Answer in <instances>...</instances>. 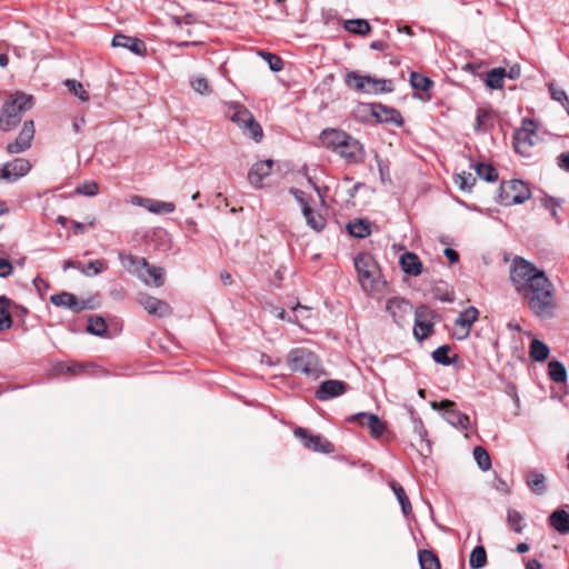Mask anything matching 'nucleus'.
Masks as SVG:
<instances>
[{
    "label": "nucleus",
    "mask_w": 569,
    "mask_h": 569,
    "mask_svg": "<svg viewBox=\"0 0 569 569\" xmlns=\"http://www.w3.org/2000/svg\"><path fill=\"white\" fill-rule=\"evenodd\" d=\"M12 264L8 259L0 257V278H6L12 273Z\"/></svg>",
    "instance_id": "nucleus-57"
},
{
    "label": "nucleus",
    "mask_w": 569,
    "mask_h": 569,
    "mask_svg": "<svg viewBox=\"0 0 569 569\" xmlns=\"http://www.w3.org/2000/svg\"><path fill=\"white\" fill-rule=\"evenodd\" d=\"M345 82L348 87L353 88L357 91L363 92L366 84V76L359 74L358 72L350 71L346 74Z\"/></svg>",
    "instance_id": "nucleus-44"
},
{
    "label": "nucleus",
    "mask_w": 569,
    "mask_h": 569,
    "mask_svg": "<svg viewBox=\"0 0 569 569\" xmlns=\"http://www.w3.org/2000/svg\"><path fill=\"white\" fill-rule=\"evenodd\" d=\"M530 357L536 361H545L550 353L549 347L539 339H533L530 343Z\"/></svg>",
    "instance_id": "nucleus-31"
},
{
    "label": "nucleus",
    "mask_w": 569,
    "mask_h": 569,
    "mask_svg": "<svg viewBox=\"0 0 569 569\" xmlns=\"http://www.w3.org/2000/svg\"><path fill=\"white\" fill-rule=\"evenodd\" d=\"M11 301L6 296H0V331L8 330L12 327L10 315Z\"/></svg>",
    "instance_id": "nucleus-29"
},
{
    "label": "nucleus",
    "mask_w": 569,
    "mask_h": 569,
    "mask_svg": "<svg viewBox=\"0 0 569 569\" xmlns=\"http://www.w3.org/2000/svg\"><path fill=\"white\" fill-rule=\"evenodd\" d=\"M472 167L476 173L487 182H493L498 179V172L496 168L489 163L478 162Z\"/></svg>",
    "instance_id": "nucleus-36"
},
{
    "label": "nucleus",
    "mask_w": 569,
    "mask_h": 569,
    "mask_svg": "<svg viewBox=\"0 0 569 569\" xmlns=\"http://www.w3.org/2000/svg\"><path fill=\"white\" fill-rule=\"evenodd\" d=\"M31 169V163L22 158L14 159L3 164L0 169V178L8 181H16L26 176Z\"/></svg>",
    "instance_id": "nucleus-14"
},
{
    "label": "nucleus",
    "mask_w": 569,
    "mask_h": 569,
    "mask_svg": "<svg viewBox=\"0 0 569 569\" xmlns=\"http://www.w3.org/2000/svg\"><path fill=\"white\" fill-rule=\"evenodd\" d=\"M507 72L502 68H495L487 73L486 84L490 89H501L503 87V79Z\"/></svg>",
    "instance_id": "nucleus-32"
},
{
    "label": "nucleus",
    "mask_w": 569,
    "mask_h": 569,
    "mask_svg": "<svg viewBox=\"0 0 569 569\" xmlns=\"http://www.w3.org/2000/svg\"><path fill=\"white\" fill-rule=\"evenodd\" d=\"M287 363L290 370L306 376L317 377L321 372L318 357L306 348L292 349L287 356Z\"/></svg>",
    "instance_id": "nucleus-5"
},
{
    "label": "nucleus",
    "mask_w": 569,
    "mask_h": 569,
    "mask_svg": "<svg viewBox=\"0 0 569 569\" xmlns=\"http://www.w3.org/2000/svg\"><path fill=\"white\" fill-rule=\"evenodd\" d=\"M151 200L152 199H150V198H143V197H140V196H134V197L131 198V203L134 204V206L143 207L147 210H149V207L151 204Z\"/></svg>",
    "instance_id": "nucleus-58"
},
{
    "label": "nucleus",
    "mask_w": 569,
    "mask_h": 569,
    "mask_svg": "<svg viewBox=\"0 0 569 569\" xmlns=\"http://www.w3.org/2000/svg\"><path fill=\"white\" fill-rule=\"evenodd\" d=\"M548 373L552 381L555 382H565L567 379V370L565 366L557 360H552L548 365Z\"/></svg>",
    "instance_id": "nucleus-37"
},
{
    "label": "nucleus",
    "mask_w": 569,
    "mask_h": 569,
    "mask_svg": "<svg viewBox=\"0 0 569 569\" xmlns=\"http://www.w3.org/2000/svg\"><path fill=\"white\" fill-rule=\"evenodd\" d=\"M530 196L531 191L522 180L515 179L501 183L500 200L506 206L523 203Z\"/></svg>",
    "instance_id": "nucleus-7"
},
{
    "label": "nucleus",
    "mask_w": 569,
    "mask_h": 569,
    "mask_svg": "<svg viewBox=\"0 0 569 569\" xmlns=\"http://www.w3.org/2000/svg\"><path fill=\"white\" fill-rule=\"evenodd\" d=\"M343 27L347 31L360 36L368 34L371 30L369 22L365 19L346 20Z\"/></svg>",
    "instance_id": "nucleus-34"
},
{
    "label": "nucleus",
    "mask_w": 569,
    "mask_h": 569,
    "mask_svg": "<svg viewBox=\"0 0 569 569\" xmlns=\"http://www.w3.org/2000/svg\"><path fill=\"white\" fill-rule=\"evenodd\" d=\"M302 213L306 218L307 224L313 230L319 232L325 228L326 219L321 214L315 212L310 206H305Z\"/></svg>",
    "instance_id": "nucleus-30"
},
{
    "label": "nucleus",
    "mask_w": 569,
    "mask_h": 569,
    "mask_svg": "<svg viewBox=\"0 0 569 569\" xmlns=\"http://www.w3.org/2000/svg\"><path fill=\"white\" fill-rule=\"evenodd\" d=\"M370 48L378 51H385L387 49V43L381 40L372 41Z\"/></svg>",
    "instance_id": "nucleus-62"
},
{
    "label": "nucleus",
    "mask_w": 569,
    "mask_h": 569,
    "mask_svg": "<svg viewBox=\"0 0 569 569\" xmlns=\"http://www.w3.org/2000/svg\"><path fill=\"white\" fill-rule=\"evenodd\" d=\"M347 230L356 238H366L371 233V224L366 219H356L347 224Z\"/></svg>",
    "instance_id": "nucleus-28"
},
{
    "label": "nucleus",
    "mask_w": 569,
    "mask_h": 569,
    "mask_svg": "<svg viewBox=\"0 0 569 569\" xmlns=\"http://www.w3.org/2000/svg\"><path fill=\"white\" fill-rule=\"evenodd\" d=\"M526 569H541V563L538 560L532 559L527 563Z\"/></svg>",
    "instance_id": "nucleus-64"
},
{
    "label": "nucleus",
    "mask_w": 569,
    "mask_h": 569,
    "mask_svg": "<svg viewBox=\"0 0 569 569\" xmlns=\"http://www.w3.org/2000/svg\"><path fill=\"white\" fill-rule=\"evenodd\" d=\"M252 113L242 106H237L234 113L231 116V121L236 123L239 128H242V124L249 122L252 119Z\"/></svg>",
    "instance_id": "nucleus-47"
},
{
    "label": "nucleus",
    "mask_w": 569,
    "mask_h": 569,
    "mask_svg": "<svg viewBox=\"0 0 569 569\" xmlns=\"http://www.w3.org/2000/svg\"><path fill=\"white\" fill-rule=\"evenodd\" d=\"M537 124L531 119H523L521 127L513 133L515 150L523 157H529L530 150L537 143Z\"/></svg>",
    "instance_id": "nucleus-6"
},
{
    "label": "nucleus",
    "mask_w": 569,
    "mask_h": 569,
    "mask_svg": "<svg viewBox=\"0 0 569 569\" xmlns=\"http://www.w3.org/2000/svg\"><path fill=\"white\" fill-rule=\"evenodd\" d=\"M78 192L86 196H96L99 191L98 184L96 182H87L80 187H78Z\"/></svg>",
    "instance_id": "nucleus-56"
},
{
    "label": "nucleus",
    "mask_w": 569,
    "mask_h": 569,
    "mask_svg": "<svg viewBox=\"0 0 569 569\" xmlns=\"http://www.w3.org/2000/svg\"><path fill=\"white\" fill-rule=\"evenodd\" d=\"M138 302L144 308V310L149 315H154L158 317H168L172 312L170 306L166 301L152 297L148 293H140L138 297Z\"/></svg>",
    "instance_id": "nucleus-15"
},
{
    "label": "nucleus",
    "mask_w": 569,
    "mask_h": 569,
    "mask_svg": "<svg viewBox=\"0 0 569 569\" xmlns=\"http://www.w3.org/2000/svg\"><path fill=\"white\" fill-rule=\"evenodd\" d=\"M111 46L113 48H123L129 50L136 56L144 57L147 54V47L144 42L138 38L118 33L112 38Z\"/></svg>",
    "instance_id": "nucleus-16"
},
{
    "label": "nucleus",
    "mask_w": 569,
    "mask_h": 569,
    "mask_svg": "<svg viewBox=\"0 0 569 569\" xmlns=\"http://www.w3.org/2000/svg\"><path fill=\"white\" fill-rule=\"evenodd\" d=\"M548 89H549V93H550L551 98L555 101L561 103V106L566 109V111L569 116V98H568L567 93L565 92V90L557 88L553 83H550L548 86Z\"/></svg>",
    "instance_id": "nucleus-46"
},
{
    "label": "nucleus",
    "mask_w": 569,
    "mask_h": 569,
    "mask_svg": "<svg viewBox=\"0 0 569 569\" xmlns=\"http://www.w3.org/2000/svg\"><path fill=\"white\" fill-rule=\"evenodd\" d=\"M64 86L68 90L74 94L80 101L87 102L90 99L88 91L84 89L83 84L74 79H67L64 81Z\"/></svg>",
    "instance_id": "nucleus-38"
},
{
    "label": "nucleus",
    "mask_w": 569,
    "mask_h": 569,
    "mask_svg": "<svg viewBox=\"0 0 569 569\" xmlns=\"http://www.w3.org/2000/svg\"><path fill=\"white\" fill-rule=\"evenodd\" d=\"M558 166L565 170L569 171V152H562L558 157Z\"/></svg>",
    "instance_id": "nucleus-59"
},
{
    "label": "nucleus",
    "mask_w": 569,
    "mask_h": 569,
    "mask_svg": "<svg viewBox=\"0 0 569 569\" xmlns=\"http://www.w3.org/2000/svg\"><path fill=\"white\" fill-rule=\"evenodd\" d=\"M290 193L295 197V199L302 206V209L305 206H309L307 201L303 198V192L299 189H290Z\"/></svg>",
    "instance_id": "nucleus-60"
},
{
    "label": "nucleus",
    "mask_w": 569,
    "mask_h": 569,
    "mask_svg": "<svg viewBox=\"0 0 569 569\" xmlns=\"http://www.w3.org/2000/svg\"><path fill=\"white\" fill-rule=\"evenodd\" d=\"M174 209H176V206L172 202L152 199L148 211L151 213L161 214V213H171L174 211Z\"/></svg>",
    "instance_id": "nucleus-48"
},
{
    "label": "nucleus",
    "mask_w": 569,
    "mask_h": 569,
    "mask_svg": "<svg viewBox=\"0 0 569 569\" xmlns=\"http://www.w3.org/2000/svg\"><path fill=\"white\" fill-rule=\"evenodd\" d=\"M386 312L397 326L403 327L412 313V306L403 298L392 297L386 302Z\"/></svg>",
    "instance_id": "nucleus-8"
},
{
    "label": "nucleus",
    "mask_w": 569,
    "mask_h": 569,
    "mask_svg": "<svg viewBox=\"0 0 569 569\" xmlns=\"http://www.w3.org/2000/svg\"><path fill=\"white\" fill-rule=\"evenodd\" d=\"M50 301L56 307H63L73 312L82 311L86 308L84 303L80 302L78 298L70 292L52 295Z\"/></svg>",
    "instance_id": "nucleus-23"
},
{
    "label": "nucleus",
    "mask_w": 569,
    "mask_h": 569,
    "mask_svg": "<svg viewBox=\"0 0 569 569\" xmlns=\"http://www.w3.org/2000/svg\"><path fill=\"white\" fill-rule=\"evenodd\" d=\"M478 319V310L475 307L465 309L459 317L455 320L458 328L456 335L459 339H465L469 336L473 322Z\"/></svg>",
    "instance_id": "nucleus-19"
},
{
    "label": "nucleus",
    "mask_w": 569,
    "mask_h": 569,
    "mask_svg": "<svg viewBox=\"0 0 569 569\" xmlns=\"http://www.w3.org/2000/svg\"><path fill=\"white\" fill-rule=\"evenodd\" d=\"M489 118H490V116H489L488 111L479 109L477 111L475 129L477 131H485V130H487V122H488Z\"/></svg>",
    "instance_id": "nucleus-55"
},
{
    "label": "nucleus",
    "mask_w": 569,
    "mask_h": 569,
    "mask_svg": "<svg viewBox=\"0 0 569 569\" xmlns=\"http://www.w3.org/2000/svg\"><path fill=\"white\" fill-rule=\"evenodd\" d=\"M143 272L146 274L144 279L147 280L142 281L144 284L156 288H160L163 286L166 274L163 268L151 266L147 262V266L143 267Z\"/></svg>",
    "instance_id": "nucleus-25"
},
{
    "label": "nucleus",
    "mask_w": 569,
    "mask_h": 569,
    "mask_svg": "<svg viewBox=\"0 0 569 569\" xmlns=\"http://www.w3.org/2000/svg\"><path fill=\"white\" fill-rule=\"evenodd\" d=\"M295 436L299 438L308 449L325 453L333 451V446L329 441L319 435H310L305 428H297L295 430Z\"/></svg>",
    "instance_id": "nucleus-11"
},
{
    "label": "nucleus",
    "mask_w": 569,
    "mask_h": 569,
    "mask_svg": "<svg viewBox=\"0 0 569 569\" xmlns=\"http://www.w3.org/2000/svg\"><path fill=\"white\" fill-rule=\"evenodd\" d=\"M350 419L362 427H367L373 438H379L385 432L386 426L377 415L359 412L353 415Z\"/></svg>",
    "instance_id": "nucleus-17"
},
{
    "label": "nucleus",
    "mask_w": 569,
    "mask_h": 569,
    "mask_svg": "<svg viewBox=\"0 0 569 569\" xmlns=\"http://www.w3.org/2000/svg\"><path fill=\"white\" fill-rule=\"evenodd\" d=\"M446 258L450 261V262H457L458 259H459V256H458V252L451 248H446L445 251H443Z\"/></svg>",
    "instance_id": "nucleus-61"
},
{
    "label": "nucleus",
    "mask_w": 569,
    "mask_h": 569,
    "mask_svg": "<svg viewBox=\"0 0 569 569\" xmlns=\"http://www.w3.org/2000/svg\"><path fill=\"white\" fill-rule=\"evenodd\" d=\"M33 106V98L30 94L17 92L13 99L6 101L2 107L0 117V128L3 131H9L16 127L22 117L24 111H28Z\"/></svg>",
    "instance_id": "nucleus-4"
},
{
    "label": "nucleus",
    "mask_w": 569,
    "mask_h": 569,
    "mask_svg": "<svg viewBox=\"0 0 569 569\" xmlns=\"http://www.w3.org/2000/svg\"><path fill=\"white\" fill-rule=\"evenodd\" d=\"M251 126L247 129L244 133H247L251 139H253L256 142H260L263 132L261 126L256 121L254 117L249 121Z\"/></svg>",
    "instance_id": "nucleus-52"
},
{
    "label": "nucleus",
    "mask_w": 569,
    "mask_h": 569,
    "mask_svg": "<svg viewBox=\"0 0 569 569\" xmlns=\"http://www.w3.org/2000/svg\"><path fill=\"white\" fill-rule=\"evenodd\" d=\"M261 56L268 62L269 68L272 71L278 72V71L282 70L283 62H282V60L278 56L269 53V52H261Z\"/></svg>",
    "instance_id": "nucleus-53"
},
{
    "label": "nucleus",
    "mask_w": 569,
    "mask_h": 569,
    "mask_svg": "<svg viewBox=\"0 0 569 569\" xmlns=\"http://www.w3.org/2000/svg\"><path fill=\"white\" fill-rule=\"evenodd\" d=\"M107 268L102 260H92L88 263L87 268L82 270L86 276L99 274Z\"/></svg>",
    "instance_id": "nucleus-54"
},
{
    "label": "nucleus",
    "mask_w": 569,
    "mask_h": 569,
    "mask_svg": "<svg viewBox=\"0 0 569 569\" xmlns=\"http://www.w3.org/2000/svg\"><path fill=\"white\" fill-rule=\"evenodd\" d=\"M449 347L440 346L432 352V359L440 365L448 366L450 365V359L448 357Z\"/></svg>",
    "instance_id": "nucleus-51"
},
{
    "label": "nucleus",
    "mask_w": 569,
    "mask_h": 569,
    "mask_svg": "<svg viewBox=\"0 0 569 569\" xmlns=\"http://www.w3.org/2000/svg\"><path fill=\"white\" fill-rule=\"evenodd\" d=\"M523 518L521 513H519L516 510L509 509L507 515V521L508 525L512 528L513 531L520 533L523 530V527L521 526Z\"/></svg>",
    "instance_id": "nucleus-49"
},
{
    "label": "nucleus",
    "mask_w": 569,
    "mask_h": 569,
    "mask_svg": "<svg viewBox=\"0 0 569 569\" xmlns=\"http://www.w3.org/2000/svg\"><path fill=\"white\" fill-rule=\"evenodd\" d=\"M391 91L392 82L390 80H381L372 78L370 76H366V84L363 88L365 93H381Z\"/></svg>",
    "instance_id": "nucleus-27"
},
{
    "label": "nucleus",
    "mask_w": 569,
    "mask_h": 569,
    "mask_svg": "<svg viewBox=\"0 0 569 569\" xmlns=\"http://www.w3.org/2000/svg\"><path fill=\"white\" fill-rule=\"evenodd\" d=\"M487 562V553L482 546L473 548L469 556V565L472 569H480L485 567Z\"/></svg>",
    "instance_id": "nucleus-41"
},
{
    "label": "nucleus",
    "mask_w": 569,
    "mask_h": 569,
    "mask_svg": "<svg viewBox=\"0 0 569 569\" xmlns=\"http://www.w3.org/2000/svg\"><path fill=\"white\" fill-rule=\"evenodd\" d=\"M522 298L527 301L531 312L537 317L551 319L556 316V288L548 276L526 292Z\"/></svg>",
    "instance_id": "nucleus-1"
},
{
    "label": "nucleus",
    "mask_w": 569,
    "mask_h": 569,
    "mask_svg": "<svg viewBox=\"0 0 569 569\" xmlns=\"http://www.w3.org/2000/svg\"><path fill=\"white\" fill-rule=\"evenodd\" d=\"M346 391L347 385L343 381L330 379L321 382L316 391V397L321 401H327L343 395Z\"/></svg>",
    "instance_id": "nucleus-18"
},
{
    "label": "nucleus",
    "mask_w": 569,
    "mask_h": 569,
    "mask_svg": "<svg viewBox=\"0 0 569 569\" xmlns=\"http://www.w3.org/2000/svg\"><path fill=\"white\" fill-rule=\"evenodd\" d=\"M108 326L102 317L94 316L88 320L87 330L91 335L102 337L106 335Z\"/></svg>",
    "instance_id": "nucleus-39"
},
{
    "label": "nucleus",
    "mask_w": 569,
    "mask_h": 569,
    "mask_svg": "<svg viewBox=\"0 0 569 569\" xmlns=\"http://www.w3.org/2000/svg\"><path fill=\"white\" fill-rule=\"evenodd\" d=\"M419 563L421 569H440V563L436 555L430 550L419 551Z\"/></svg>",
    "instance_id": "nucleus-40"
},
{
    "label": "nucleus",
    "mask_w": 569,
    "mask_h": 569,
    "mask_svg": "<svg viewBox=\"0 0 569 569\" xmlns=\"http://www.w3.org/2000/svg\"><path fill=\"white\" fill-rule=\"evenodd\" d=\"M273 161L271 159L256 162L248 173V179L252 186L260 188L262 180L271 173Z\"/></svg>",
    "instance_id": "nucleus-22"
},
{
    "label": "nucleus",
    "mask_w": 569,
    "mask_h": 569,
    "mask_svg": "<svg viewBox=\"0 0 569 569\" xmlns=\"http://www.w3.org/2000/svg\"><path fill=\"white\" fill-rule=\"evenodd\" d=\"M435 410H445L443 418L446 421L457 429L468 430L470 428L469 417L460 411L450 409L453 406V401L443 400L441 402L432 401L430 403Z\"/></svg>",
    "instance_id": "nucleus-9"
},
{
    "label": "nucleus",
    "mask_w": 569,
    "mask_h": 569,
    "mask_svg": "<svg viewBox=\"0 0 569 569\" xmlns=\"http://www.w3.org/2000/svg\"><path fill=\"white\" fill-rule=\"evenodd\" d=\"M550 526L560 535L569 533V515L563 509H557L549 516Z\"/></svg>",
    "instance_id": "nucleus-26"
},
{
    "label": "nucleus",
    "mask_w": 569,
    "mask_h": 569,
    "mask_svg": "<svg viewBox=\"0 0 569 569\" xmlns=\"http://www.w3.org/2000/svg\"><path fill=\"white\" fill-rule=\"evenodd\" d=\"M402 271L409 276L417 277L422 272V263L419 257L412 252H406L400 257Z\"/></svg>",
    "instance_id": "nucleus-24"
},
{
    "label": "nucleus",
    "mask_w": 569,
    "mask_h": 569,
    "mask_svg": "<svg viewBox=\"0 0 569 569\" xmlns=\"http://www.w3.org/2000/svg\"><path fill=\"white\" fill-rule=\"evenodd\" d=\"M473 458H475L478 467L482 471H488L491 468L490 456L483 447L477 446L473 449Z\"/></svg>",
    "instance_id": "nucleus-42"
},
{
    "label": "nucleus",
    "mask_w": 569,
    "mask_h": 569,
    "mask_svg": "<svg viewBox=\"0 0 569 569\" xmlns=\"http://www.w3.org/2000/svg\"><path fill=\"white\" fill-rule=\"evenodd\" d=\"M546 478L542 473L529 472L527 476V485L533 493L541 496L546 491Z\"/></svg>",
    "instance_id": "nucleus-35"
},
{
    "label": "nucleus",
    "mask_w": 569,
    "mask_h": 569,
    "mask_svg": "<svg viewBox=\"0 0 569 569\" xmlns=\"http://www.w3.org/2000/svg\"><path fill=\"white\" fill-rule=\"evenodd\" d=\"M355 267L361 288L367 292L380 291L385 287L380 268L369 253H360L355 258Z\"/></svg>",
    "instance_id": "nucleus-3"
},
{
    "label": "nucleus",
    "mask_w": 569,
    "mask_h": 569,
    "mask_svg": "<svg viewBox=\"0 0 569 569\" xmlns=\"http://www.w3.org/2000/svg\"><path fill=\"white\" fill-rule=\"evenodd\" d=\"M192 89L200 94H209L211 92L208 80L204 77H196L191 80Z\"/></svg>",
    "instance_id": "nucleus-50"
},
{
    "label": "nucleus",
    "mask_w": 569,
    "mask_h": 569,
    "mask_svg": "<svg viewBox=\"0 0 569 569\" xmlns=\"http://www.w3.org/2000/svg\"><path fill=\"white\" fill-rule=\"evenodd\" d=\"M84 124V118H78L74 119L72 122V128L76 133H79L81 131L82 126Z\"/></svg>",
    "instance_id": "nucleus-63"
},
{
    "label": "nucleus",
    "mask_w": 569,
    "mask_h": 569,
    "mask_svg": "<svg viewBox=\"0 0 569 569\" xmlns=\"http://www.w3.org/2000/svg\"><path fill=\"white\" fill-rule=\"evenodd\" d=\"M410 83L413 89L421 90V91H427L432 86V81L428 77H426L421 73H418V72H411Z\"/></svg>",
    "instance_id": "nucleus-45"
},
{
    "label": "nucleus",
    "mask_w": 569,
    "mask_h": 569,
    "mask_svg": "<svg viewBox=\"0 0 569 569\" xmlns=\"http://www.w3.org/2000/svg\"><path fill=\"white\" fill-rule=\"evenodd\" d=\"M34 138V123L32 120L26 121L16 140L7 146L9 153H21L31 147Z\"/></svg>",
    "instance_id": "nucleus-12"
},
{
    "label": "nucleus",
    "mask_w": 569,
    "mask_h": 569,
    "mask_svg": "<svg viewBox=\"0 0 569 569\" xmlns=\"http://www.w3.org/2000/svg\"><path fill=\"white\" fill-rule=\"evenodd\" d=\"M431 313V310L425 306L417 308L415 311L413 335L419 341L428 338L433 330V322L430 319Z\"/></svg>",
    "instance_id": "nucleus-10"
},
{
    "label": "nucleus",
    "mask_w": 569,
    "mask_h": 569,
    "mask_svg": "<svg viewBox=\"0 0 569 569\" xmlns=\"http://www.w3.org/2000/svg\"><path fill=\"white\" fill-rule=\"evenodd\" d=\"M119 260L122 267L131 274L136 276L141 281H147L144 279L146 274L143 272V267L147 266V260L143 258H138L131 253H119Z\"/></svg>",
    "instance_id": "nucleus-20"
},
{
    "label": "nucleus",
    "mask_w": 569,
    "mask_h": 569,
    "mask_svg": "<svg viewBox=\"0 0 569 569\" xmlns=\"http://www.w3.org/2000/svg\"><path fill=\"white\" fill-rule=\"evenodd\" d=\"M546 272L522 257H515L509 278L515 291L522 297L546 277Z\"/></svg>",
    "instance_id": "nucleus-2"
},
{
    "label": "nucleus",
    "mask_w": 569,
    "mask_h": 569,
    "mask_svg": "<svg viewBox=\"0 0 569 569\" xmlns=\"http://www.w3.org/2000/svg\"><path fill=\"white\" fill-rule=\"evenodd\" d=\"M455 183L462 191H470L476 183V178L471 172L462 171L455 176Z\"/></svg>",
    "instance_id": "nucleus-43"
},
{
    "label": "nucleus",
    "mask_w": 569,
    "mask_h": 569,
    "mask_svg": "<svg viewBox=\"0 0 569 569\" xmlns=\"http://www.w3.org/2000/svg\"><path fill=\"white\" fill-rule=\"evenodd\" d=\"M348 133L337 129H325L320 133V141L323 147L337 152L342 143L348 140Z\"/></svg>",
    "instance_id": "nucleus-21"
},
{
    "label": "nucleus",
    "mask_w": 569,
    "mask_h": 569,
    "mask_svg": "<svg viewBox=\"0 0 569 569\" xmlns=\"http://www.w3.org/2000/svg\"><path fill=\"white\" fill-rule=\"evenodd\" d=\"M390 486H391V489H392L395 496L397 497V500L399 501V503L401 506V510H402L403 515L409 516L412 511V508H411V503L406 495L403 487L395 481H392Z\"/></svg>",
    "instance_id": "nucleus-33"
},
{
    "label": "nucleus",
    "mask_w": 569,
    "mask_h": 569,
    "mask_svg": "<svg viewBox=\"0 0 569 569\" xmlns=\"http://www.w3.org/2000/svg\"><path fill=\"white\" fill-rule=\"evenodd\" d=\"M336 152L349 163H359L365 160L366 152L362 144L351 136H348V140L342 143Z\"/></svg>",
    "instance_id": "nucleus-13"
}]
</instances>
